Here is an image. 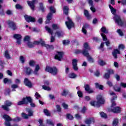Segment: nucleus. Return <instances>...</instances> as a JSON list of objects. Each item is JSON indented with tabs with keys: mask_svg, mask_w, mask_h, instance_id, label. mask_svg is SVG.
I'll return each instance as SVG.
<instances>
[{
	"mask_svg": "<svg viewBox=\"0 0 126 126\" xmlns=\"http://www.w3.org/2000/svg\"><path fill=\"white\" fill-rule=\"evenodd\" d=\"M83 56L87 58V61L90 63H95V60L89 55V53L88 52L90 50H91V48L89 46L88 43H84L83 44Z\"/></svg>",
	"mask_w": 126,
	"mask_h": 126,
	"instance_id": "nucleus-1",
	"label": "nucleus"
},
{
	"mask_svg": "<svg viewBox=\"0 0 126 126\" xmlns=\"http://www.w3.org/2000/svg\"><path fill=\"white\" fill-rule=\"evenodd\" d=\"M30 104V106L32 108H35L36 104L33 102V99L31 96H26L22 98V100L17 102V105L18 106H22L23 105H29Z\"/></svg>",
	"mask_w": 126,
	"mask_h": 126,
	"instance_id": "nucleus-2",
	"label": "nucleus"
},
{
	"mask_svg": "<svg viewBox=\"0 0 126 126\" xmlns=\"http://www.w3.org/2000/svg\"><path fill=\"white\" fill-rule=\"evenodd\" d=\"M108 6L111 10V13L114 15V19L115 22L117 23L119 26H123L124 25V22L122 20L121 17L117 15V9L114 8L111 4H109Z\"/></svg>",
	"mask_w": 126,
	"mask_h": 126,
	"instance_id": "nucleus-3",
	"label": "nucleus"
},
{
	"mask_svg": "<svg viewBox=\"0 0 126 126\" xmlns=\"http://www.w3.org/2000/svg\"><path fill=\"white\" fill-rule=\"evenodd\" d=\"M95 98L97 100V101L94 100L90 102L91 106L100 108V107H101V105H104V104H105L106 100H105V98H104L103 95L98 94L95 96Z\"/></svg>",
	"mask_w": 126,
	"mask_h": 126,
	"instance_id": "nucleus-4",
	"label": "nucleus"
},
{
	"mask_svg": "<svg viewBox=\"0 0 126 126\" xmlns=\"http://www.w3.org/2000/svg\"><path fill=\"white\" fill-rule=\"evenodd\" d=\"M49 9L50 12L48 13L46 16L47 20L45 21V23L46 24H49V23H51V20L53 19L54 13H56V12H57V10L55 8V6H50Z\"/></svg>",
	"mask_w": 126,
	"mask_h": 126,
	"instance_id": "nucleus-5",
	"label": "nucleus"
},
{
	"mask_svg": "<svg viewBox=\"0 0 126 126\" xmlns=\"http://www.w3.org/2000/svg\"><path fill=\"white\" fill-rule=\"evenodd\" d=\"M45 71L51 73L53 75H57L59 72V69L56 66L51 67L50 66H46L45 67Z\"/></svg>",
	"mask_w": 126,
	"mask_h": 126,
	"instance_id": "nucleus-6",
	"label": "nucleus"
},
{
	"mask_svg": "<svg viewBox=\"0 0 126 126\" xmlns=\"http://www.w3.org/2000/svg\"><path fill=\"white\" fill-rule=\"evenodd\" d=\"M12 105V102L10 101L9 100H6L4 102V105H2L1 106V108L2 110L6 112V113H8L9 111H10V109L9 107H11Z\"/></svg>",
	"mask_w": 126,
	"mask_h": 126,
	"instance_id": "nucleus-7",
	"label": "nucleus"
},
{
	"mask_svg": "<svg viewBox=\"0 0 126 126\" xmlns=\"http://www.w3.org/2000/svg\"><path fill=\"white\" fill-rule=\"evenodd\" d=\"M3 118L5 120L4 125L5 126H18L17 124L11 126L10 122L12 121V119H11L8 115L4 114L3 115Z\"/></svg>",
	"mask_w": 126,
	"mask_h": 126,
	"instance_id": "nucleus-8",
	"label": "nucleus"
},
{
	"mask_svg": "<svg viewBox=\"0 0 126 126\" xmlns=\"http://www.w3.org/2000/svg\"><path fill=\"white\" fill-rule=\"evenodd\" d=\"M13 38L17 40L16 43L18 45H21V39H22V36L19 33H15L13 35Z\"/></svg>",
	"mask_w": 126,
	"mask_h": 126,
	"instance_id": "nucleus-9",
	"label": "nucleus"
},
{
	"mask_svg": "<svg viewBox=\"0 0 126 126\" xmlns=\"http://www.w3.org/2000/svg\"><path fill=\"white\" fill-rule=\"evenodd\" d=\"M110 112L114 113V114H120V113H122V109L120 106L111 108H110Z\"/></svg>",
	"mask_w": 126,
	"mask_h": 126,
	"instance_id": "nucleus-10",
	"label": "nucleus"
},
{
	"mask_svg": "<svg viewBox=\"0 0 126 126\" xmlns=\"http://www.w3.org/2000/svg\"><path fill=\"white\" fill-rule=\"evenodd\" d=\"M9 28H11L12 30H16L17 29V26L14 22L9 20L7 22Z\"/></svg>",
	"mask_w": 126,
	"mask_h": 126,
	"instance_id": "nucleus-11",
	"label": "nucleus"
},
{
	"mask_svg": "<svg viewBox=\"0 0 126 126\" xmlns=\"http://www.w3.org/2000/svg\"><path fill=\"white\" fill-rule=\"evenodd\" d=\"M24 17L26 21L28 23H30V22H36V19L35 17L29 15H25Z\"/></svg>",
	"mask_w": 126,
	"mask_h": 126,
	"instance_id": "nucleus-12",
	"label": "nucleus"
},
{
	"mask_svg": "<svg viewBox=\"0 0 126 126\" xmlns=\"http://www.w3.org/2000/svg\"><path fill=\"white\" fill-rule=\"evenodd\" d=\"M63 52H57V54H56L55 56L54 59L55 60H57L58 61H59V62L62 61V59H63Z\"/></svg>",
	"mask_w": 126,
	"mask_h": 126,
	"instance_id": "nucleus-13",
	"label": "nucleus"
},
{
	"mask_svg": "<svg viewBox=\"0 0 126 126\" xmlns=\"http://www.w3.org/2000/svg\"><path fill=\"white\" fill-rule=\"evenodd\" d=\"M77 63H78V60L76 59H73L72 60V65L73 69L75 70V71H77L78 70V67L77 66Z\"/></svg>",
	"mask_w": 126,
	"mask_h": 126,
	"instance_id": "nucleus-14",
	"label": "nucleus"
},
{
	"mask_svg": "<svg viewBox=\"0 0 126 126\" xmlns=\"http://www.w3.org/2000/svg\"><path fill=\"white\" fill-rule=\"evenodd\" d=\"M65 25L69 30H70L71 28H74V23L72 22V20L65 22Z\"/></svg>",
	"mask_w": 126,
	"mask_h": 126,
	"instance_id": "nucleus-15",
	"label": "nucleus"
},
{
	"mask_svg": "<svg viewBox=\"0 0 126 126\" xmlns=\"http://www.w3.org/2000/svg\"><path fill=\"white\" fill-rule=\"evenodd\" d=\"M24 84L26 86L29 87V88H32V82H31L28 78H25L24 79Z\"/></svg>",
	"mask_w": 126,
	"mask_h": 126,
	"instance_id": "nucleus-16",
	"label": "nucleus"
},
{
	"mask_svg": "<svg viewBox=\"0 0 126 126\" xmlns=\"http://www.w3.org/2000/svg\"><path fill=\"white\" fill-rule=\"evenodd\" d=\"M36 2V0H32V1L28 0L27 3L30 7L32 9V10H34L35 9V3Z\"/></svg>",
	"mask_w": 126,
	"mask_h": 126,
	"instance_id": "nucleus-17",
	"label": "nucleus"
},
{
	"mask_svg": "<svg viewBox=\"0 0 126 126\" xmlns=\"http://www.w3.org/2000/svg\"><path fill=\"white\" fill-rule=\"evenodd\" d=\"M88 3L91 6L90 9L93 12H96V9L94 7V3H93V0H88Z\"/></svg>",
	"mask_w": 126,
	"mask_h": 126,
	"instance_id": "nucleus-18",
	"label": "nucleus"
},
{
	"mask_svg": "<svg viewBox=\"0 0 126 126\" xmlns=\"http://www.w3.org/2000/svg\"><path fill=\"white\" fill-rule=\"evenodd\" d=\"M85 90L89 94L94 93V91L90 88V85L86 84L85 86Z\"/></svg>",
	"mask_w": 126,
	"mask_h": 126,
	"instance_id": "nucleus-19",
	"label": "nucleus"
},
{
	"mask_svg": "<svg viewBox=\"0 0 126 126\" xmlns=\"http://www.w3.org/2000/svg\"><path fill=\"white\" fill-rule=\"evenodd\" d=\"M42 44V47H45L46 48L47 50H49L50 51H54L55 48L54 47V45H50L49 44H46L44 42H43Z\"/></svg>",
	"mask_w": 126,
	"mask_h": 126,
	"instance_id": "nucleus-20",
	"label": "nucleus"
},
{
	"mask_svg": "<svg viewBox=\"0 0 126 126\" xmlns=\"http://www.w3.org/2000/svg\"><path fill=\"white\" fill-rule=\"evenodd\" d=\"M85 123L86 125H88V126H90V125L92 124V123H95V120L93 118H90L89 119H86L85 121Z\"/></svg>",
	"mask_w": 126,
	"mask_h": 126,
	"instance_id": "nucleus-21",
	"label": "nucleus"
},
{
	"mask_svg": "<svg viewBox=\"0 0 126 126\" xmlns=\"http://www.w3.org/2000/svg\"><path fill=\"white\" fill-rule=\"evenodd\" d=\"M118 54L120 55V54H121V51H120L118 49H114L112 52V55L114 59H118Z\"/></svg>",
	"mask_w": 126,
	"mask_h": 126,
	"instance_id": "nucleus-22",
	"label": "nucleus"
},
{
	"mask_svg": "<svg viewBox=\"0 0 126 126\" xmlns=\"http://www.w3.org/2000/svg\"><path fill=\"white\" fill-rule=\"evenodd\" d=\"M25 71L27 75H31L32 74V69L29 67H25Z\"/></svg>",
	"mask_w": 126,
	"mask_h": 126,
	"instance_id": "nucleus-23",
	"label": "nucleus"
},
{
	"mask_svg": "<svg viewBox=\"0 0 126 126\" xmlns=\"http://www.w3.org/2000/svg\"><path fill=\"white\" fill-rule=\"evenodd\" d=\"M84 15L88 20H90L92 18L91 15L89 14V12L87 10H84Z\"/></svg>",
	"mask_w": 126,
	"mask_h": 126,
	"instance_id": "nucleus-24",
	"label": "nucleus"
},
{
	"mask_svg": "<svg viewBox=\"0 0 126 126\" xmlns=\"http://www.w3.org/2000/svg\"><path fill=\"white\" fill-rule=\"evenodd\" d=\"M3 83L4 84H8V85H10V84H12V80L7 78H5L3 79Z\"/></svg>",
	"mask_w": 126,
	"mask_h": 126,
	"instance_id": "nucleus-25",
	"label": "nucleus"
},
{
	"mask_svg": "<svg viewBox=\"0 0 126 126\" xmlns=\"http://www.w3.org/2000/svg\"><path fill=\"white\" fill-rule=\"evenodd\" d=\"M64 33L63 31H59L55 32V35H57L58 38H61L63 36Z\"/></svg>",
	"mask_w": 126,
	"mask_h": 126,
	"instance_id": "nucleus-26",
	"label": "nucleus"
},
{
	"mask_svg": "<svg viewBox=\"0 0 126 126\" xmlns=\"http://www.w3.org/2000/svg\"><path fill=\"white\" fill-rule=\"evenodd\" d=\"M39 10L43 13L46 11L45 7H44V4H43L42 2L39 3Z\"/></svg>",
	"mask_w": 126,
	"mask_h": 126,
	"instance_id": "nucleus-27",
	"label": "nucleus"
},
{
	"mask_svg": "<svg viewBox=\"0 0 126 126\" xmlns=\"http://www.w3.org/2000/svg\"><path fill=\"white\" fill-rule=\"evenodd\" d=\"M4 57L7 60H10V59H11V57H10V55H9V53L8 52V50H7L5 51Z\"/></svg>",
	"mask_w": 126,
	"mask_h": 126,
	"instance_id": "nucleus-28",
	"label": "nucleus"
},
{
	"mask_svg": "<svg viewBox=\"0 0 126 126\" xmlns=\"http://www.w3.org/2000/svg\"><path fill=\"white\" fill-rule=\"evenodd\" d=\"M45 43V41H43V40L42 38H40L39 39V41H34L33 42L34 45H41V46H42V43Z\"/></svg>",
	"mask_w": 126,
	"mask_h": 126,
	"instance_id": "nucleus-29",
	"label": "nucleus"
},
{
	"mask_svg": "<svg viewBox=\"0 0 126 126\" xmlns=\"http://www.w3.org/2000/svg\"><path fill=\"white\" fill-rule=\"evenodd\" d=\"M113 89L115 91V92H121V90H122V88L120 87H118V85H115L113 87Z\"/></svg>",
	"mask_w": 126,
	"mask_h": 126,
	"instance_id": "nucleus-30",
	"label": "nucleus"
},
{
	"mask_svg": "<svg viewBox=\"0 0 126 126\" xmlns=\"http://www.w3.org/2000/svg\"><path fill=\"white\" fill-rule=\"evenodd\" d=\"M68 77H69V78L72 79L76 78V77H77V75L73 72L70 73L68 75Z\"/></svg>",
	"mask_w": 126,
	"mask_h": 126,
	"instance_id": "nucleus-31",
	"label": "nucleus"
},
{
	"mask_svg": "<svg viewBox=\"0 0 126 126\" xmlns=\"http://www.w3.org/2000/svg\"><path fill=\"white\" fill-rule=\"evenodd\" d=\"M68 7L65 6L63 7V12L65 15H68Z\"/></svg>",
	"mask_w": 126,
	"mask_h": 126,
	"instance_id": "nucleus-32",
	"label": "nucleus"
},
{
	"mask_svg": "<svg viewBox=\"0 0 126 126\" xmlns=\"http://www.w3.org/2000/svg\"><path fill=\"white\" fill-rule=\"evenodd\" d=\"M97 63L99 65H100V66H104V65H106V62L103 61L102 60H99L97 62Z\"/></svg>",
	"mask_w": 126,
	"mask_h": 126,
	"instance_id": "nucleus-33",
	"label": "nucleus"
},
{
	"mask_svg": "<svg viewBox=\"0 0 126 126\" xmlns=\"http://www.w3.org/2000/svg\"><path fill=\"white\" fill-rule=\"evenodd\" d=\"M26 110L28 113V116H29V117H32V116H33V111H32V109L31 108H27Z\"/></svg>",
	"mask_w": 126,
	"mask_h": 126,
	"instance_id": "nucleus-34",
	"label": "nucleus"
},
{
	"mask_svg": "<svg viewBox=\"0 0 126 126\" xmlns=\"http://www.w3.org/2000/svg\"><path fill=\"white\" fill-rule=\"evenodd\" d=\"M119 125V120L117 118H115L113 120V123H112V126H117Z\"/></svg>",
	"mask_w": 126,
	"mask_h": 126,
	"instance_id": "nucleus-35",
	"label": "nucleus"
},
{
	"mask_svg": "<svg viewBox=\"0 0 126 126\" xmlns=\"http://www.w3.org/2000/svg\"><path fill=\"white\" fill-rule=\"evenodd\" d=\"M69 92L66 90H63V92L61 93L62 96H64V97H66V95L68 94Z\"/></svg>",
	"mask_w": 126,
	"mask_h": 126,
	"instance_id": "nucleus-36",
	"label": "nucleus"
},
{
	"mask_svg": "<svg viewBox=\"0 0 126 126\" xmlns=\"http://www.w3.org/2000/svg\"><path fill=\"white\" fill-rule=\"evenodd\" d=\"M45 29L46 31H47L48 33H49V34H51L52 35H53L54 32L53 31V30H52V29H51V28H50L48 26H45Z\"/></svg>",
	"mask_w": 126,
	"mask_h": 126,
	"instance_id": "nucleus-37",
	"label": "nucleus"
},
{
	"mask_svg": "<svg viewBox=\"0 0 126 126\" xmlns=\"http://www.w3.org/2000/svg\"><path fill=\"white\" fill-rule=\"evenodd\" d=\"M34 42L33 43H32L30 41H29L28 43H27V46L28 47H29V48H34Z\"/></svg>",
	"mask_w": 126,
	"mask_h": 126,
	"instance_id": "nucleus-38",
	"label": "nucleus"
},
{
	"mask_svg": "<svg viewBox=\"0 0 126 126\" xmlns=\"http://www.w3.org/2000/svg\"><path fill=\"white\" fill-rule=\"evenodd\" d=\"M44 113L45 116H47V117H50V116H51V113H50L49 110H48V109H44Z\"/></svg>",
	"mask_w": 126,
	"mask_h": 126,
	"instance_id": "nucleus-39",
	"label": "nucleus"
},
{
	"mask_svg": "<svg viewBox=\"0 0 126 126\" xmlns=\"http://www.w3.org/2000/svg\"><path fill=\"white\" fill-rule=\"evenodd\" d=\"M100 31L102 32V33H105L106 34H108V31H107V29L105 27H102L100 29Z\"/></svg>",
	"mask_w": 126,
	"mask_h": 126,
	"instance_id": "nucleus-40",
	"label": "nucleus"
},
{
	"mask_svg": "<svg viewBox=\"0 0 126 126\" xmlns=\"http://www.w3.org/2000/svg\"><path fill=\"white\" fill-rule=\"evenodd\" d=\"M22 117L25 120H28V119H29V115L28 114H26V113H22Z\"/></svg>",
	"mask_w": 126,
	"mask_h": 126,
	"instance_id": "nucleus-41",
	"label": "nucleus"
},
{
	"mask_svg": "<svg viewBox=\"0 0 126 126\" xmlns=\"http://www.w3.org/2000/svg\"><path fill=\"white\" fill-rule=\"evenodd\" d=\"M103 77L105 78V79H110V77H111V76L110 74L108 73H105V74L103 75Z\"/></svg>",
	"mask_w": 126,
	"mask_h": 126,
	"instance_id": "nucleus-42",
	"label": "nucleus"
},
{
	"mask_svg": "<svg viewBox=\"0 0 126 126\" xmlns=\"http://www.w3.org/2000/svg\"><path fill=\"white\" fill-rule=\"evenodd\" d=\"M66 118L68 119V120H70V121H72V120H73V116L70 114H67Z\"/></svg>",
	"mask_w": 126,
	"mask_h": 126,
	"instance_id": "nucleus-43",
	"label": "nucleus"
},
{
	"mask_svg": "<svg viewBox=\"0 0 126 126\" xmlns=\"http://www.w3.org/2000/svg\"><path fill=\"white\" fill-rule=\"evenodd\" d=\"M24 41L25 42H30V36H29V35H26V36H25V37L24 38Z\"/></svg>",
	"mask_w": 126,
	"mask_h": 126,
	"instance_id": "nucleus-44",
	"label": "nucleus"
},
{
	"mask_svg": "<svg viewBox=\"0 0 126 126\" xmlns=\"http://www.w3.org/2000/svg\"><path fill=\"white\" fill-rule=\"evenodd\" d=\"M15 7L16 9H20V10H22L23 9V7L19 4H16L15 5Z\"/></svg>",
	"mask_w": 126,
	"mask_h": 126,
	"instance_id": "nucleus-45",
	"label": "nucleus"
},
{
	"mask_svg": "<svg viewBox=\"0 0 126 126\" xmlns=\"http://www.w3.org/2000/svg\"><path fill=\"white\" fill-rule=\"evenodd\" d=\"M46 122H47V124H48V125H50V126H55V124H54L53 121H52V120H51L47 119L46 120Z\"/></svg>",
	"mask_w": 126,
	"mask_h": 126,
	"instance_id": "nucleus-46",
	"label": "nucleus"
},
{
	"mask_svg": "<svg viewBox=\"0 0 126 126\" xmlns=\"http://www.w3.org/2000/svg\"><path fill=\"white\" fill-rule=\"evenodd\" d=\"M42 88L44 90H46L47 91H50L51 88L48 86H46V85L42 86Z\"/></svg>",
	"mask_w": 126,
	"mask_h": 126,
	"instance_id": "nucleus-47",
	"label": "nucleus"
},
{
	"mask_svg": "<svg viewBox=\"0 0 126 126\" xmlns=\"http://www.w3.org/2000/svg\"><path fill=\"white\" fill-rule=\"evenodd\" d=\"M52 28L53 30H58V29H59L60 28L59 27V26H58V25L56 24H53L52 25Z\"/></svg>",
	"mask_w": 126,
	"mask_h": 126,
	"instance_id": "nucleus-48",
	"label": "nucleus"
},
{
	"mask_svg": "<svg viewBox=\"0 0 126 126\" xmlns=\"http://www.w3.org/2000/svg\"><path fill=\"white\" fill-rule=\"evenodd\" d=\"M100 115L101 117V118H104V119H107L108 118V116H107V114L104 112H100Z\"/></svg>",
	"mask_w": 126,
	"mask_h": 126,
	"instance_id": "nucleus-49",
	"label": "nucleus"
},
{
	"mask_svg": "<svg viewBox=\"0 0 126 126\" xmlns=\"http://www.w3.org/2000/svg\"><path fill=\"white\" fill-rule=\"evenodd\" d=\"M75 53L76 55H79V54H82V55H83V50L82 51L80 49H77L75 51Z\"/></svg>",
	"mask_w": 126,
	"mask_h": 126,
	"instance_id": "nucleus-50",
	"label": "nucleus"
},
{
	"mask_svg": "<svg viewBox=\"0 0 126 126\" xmlns=\"http://www.w3.org/2000/svg\"><path fill=\"white\" fill-rule=\"evenodd\" d=\"M35 63H36L35 61L33 60H30L29 62V65H30V66H34V65H35Z\"/></svg>",
	"mask_w": 126,
	"mask_h": 126,
	"instance_id": "nucleus-51",
	"label": "nucleus"
},
{
	"mask_svg": "<svg viewBox=\"0 0 126 126\" xmlns=\"http://www.w3.org/2000/svg\"><path fill=\"white\" fill-rule=\"evenodd\" d=\"M77 94L78 97H79L80 98H82V97H83V94L82 93V92L80 91H77Z\"/></svg>",
	"mask_w": 126,
	"mask_h": 126,
	"instance_id": "nucleus-52",
	"label": "nucleus"
},
{
	"mask_svg": "<svg viewBox=\"0 0 126 126\" xmlns=\"http://www.w3.org/2000/svg\"><path fill=\"white\" fill-rule=\"evenodd\" d=\"M101 37H102V38L103 39V40L104 41H107L108 38H107V36H106V35H105V34L101 33Z\"/></svg>",
	"mask_w": 126,
	"mask_h": 126,
	"instance_id": "nucleus-53",
	"label": "nucleus"
},
{
	"mask_svg": "<svg viewBox=\"0 0 126 126\" xmlns=\"http://www.w3.org/2000/svg\"><path fill=\"white\" fill-rule=\"evenodd\" d=\"M4 95H5V96H6L7 95H10V90H9V89L6 90L4 92Z\"/></svg>",
	"mask_w": 126,
	"mask_h": 126,
	"instance_id": "nucleus-54",
	"label": "nucleus"
},
{
	"mask_svg": "<svg viewBox=\"0 0 126 126\" xmlns=\"http://www.w3.org/2000/svg\"><path fill=\"white\" fill-rule=\"evenodd\" d=\"M56 108H57V112L59 113H61V112H62V107H61V105H57Z\"/></svg>",
	"mask_w": 126,
	"mask_h": 126,
	"instance_id": "nucleus-55",
	"label": "nucleus"
},
{
	"mask_svg": "<svg viewBox=\"0 0 126 126\" xmlns=\"http://www.w3.org/2000/svg\"><path fill=\"white\" fill-rule=\"evenodd\" d=\"M111 102L112 104L111 105L110 109H112V108H114L115 106H116L117 104H116V101H115V100H111Z\"/></svg>",
	"mask_w": 126,
	"mask_h": 126,
	"instance_id": "nucleus-56",
	"label": "nucleus"
},
{
	"mask_svg": "<svg viewBox=\"0 0 126 126\" xmlns=\"http://www.w3.org/2000/svg\"><path fill=\"white\" fill-rule=\"evenodd\" d=\"M70 43V41L68 40H64L63 41V45H68Z\"/></svg>",
	"mask_w": 126,
	"mask_h": 126,
	"instance_id": "nucleus-57",
	"label": "nucleus"
},
{
	"mask_svg": "<svg viewBox=\"0 0 126 126\" xmlns=\"http://www.w3.org/2000/svg\"><path fill=\"white\" fill-rule=\"evenodd\" d=\"M119 49L120 50H125V49H126V46L123 44H120L119 45Z\"/></svg>",
	"mask_w": 126,
	"mask_h": 126,
	"instance_id": "nucleus-58",
	"label": "nucleus"
},
{
	"mask_svg": "<svg viewBox=\"0 0 126 126\" xmlns=\"http://www.w3.org/2000/svg\"><path fill=\"white\" fill-rule=\"evenodd\" d=\"M62 106H63V108H64V109L65 110H67V109H68V105H67V104H66L64 102H63L62 104Z\"/></svg>",
	"mask_w": 126,
	"mask_h": 126,
	"instance_id": "nucleus-59",
	"label": "nucleus"
},
{
	"mask_svg": "<svg viewBox=\"0 0 126 126\" xmlns=\"http://www.w3.org/2000/svg\"><path fill=\"white\" fill-rule=\"evenodd\" d=\"M117 33H118L120 36H124V32H123L121 29H118L117 30Z\"/></svg>",
	"mask_w": 126,
	"mask_h": 126,
	"instance_id": "nucleus-60",
	"label": "nucleus"
},
{
	"mask_svg": "<svg viewBox=\"0 0 126 126\" xmlns=\"http://www.w3.org/2000/svg\"><path fill=\"white\" fill-rule=\"evenodd\" d=\"M6 14L7 15H13V13H12V11H11V10H7L6 11Z\"/></svg>",
	"mask_w": 126,
	"mask_h": 126,
	"instance_id": "nucleus-61",
	"label": "nucleus"
},
{
	"mask_svg": "<svg viewBox=\"0 0 126 126\" xmlns=\"http://www.w3.org/2000/svg\"><path fill=\"white\" fill-rule=\"evenodd\" d=\"M107 73H108L110 75H111V74H114V70L112 69H109L108 70H107Z\"/></svg>",
	"mask_w": 126,
	"mask_h": 126,
	"instance_id": "nucleus-62",
	"label": "nucleus"
},
{
	"mask_svg": "<svg viewBox=\"0 0 126 126\" xmlns=\"http://www.w3.org/2000/svg\"><path fill=\"white\" fill-rule=\"evenodd\" d=\"M106 84L109 86V87H113V83L111 81L108 80L107 81Z\"/></svg>",
	"mask_w": 126,
	"mask_h": 126,
	"instance_id": "nucleus-63",
	"label": "nucleus"
},
{
	"mask_svg": "<svg viewBox=\"0 0 126 126\" xmlns=\"http://www.w3.org/2000/svg\"><path fill=\"white\" fill-rule=\"evenodd\" d=\"M37 22H38L39 24H43V18H40L39 19H38L37 20Z\"/></svg>",
	"mask_w": 126,
	"mask_h": 126,
	"instance_id": "nucleus-64",
	"label": "nucleus"
}]
</instances>
